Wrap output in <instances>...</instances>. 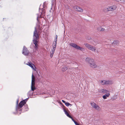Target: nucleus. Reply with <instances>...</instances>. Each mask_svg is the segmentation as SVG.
<instances>
[{
    "label": "nucleus",
    "instance_id": "9b49d317",
    "mask_svg": "<svg viewBox=\"0 0 125 125\" xmlns=\"http://www.w3.org/2000/svg\"><path fill=\"white\" fill-rule=\"evenodd\" d=\"M99 92L100 93L103 94L109 92V91L108 90L104 89H101L100 90Z\"/></svg>",
    "mask_w": 125,
    "mask_h": 125
},
{
    "label": "nucleus",
    "instance_id": "4468645a",
    "mask_svg": "<svg viewBox=\"0 0 125 125\" xmlns=\"http://www.w3.org/2000/svg\"><path fill=\"white\" fill-rule=\"evenodd\" d=\"M27 64L30 67H31L32 69L34 70H36L34 69L33 67V66H34V64H32L31 63L28 62V63Z\"/></svg>",
    "mask_w": 125,
    "mask_h": 125
},
{
    "label": "nucleus",
    "instance_id": "6e6552de",
    "mask_svg": "<svg viewBox=\"0 0 125 125\" xmlns=\"http://www.w3.org/2000/svg\"><path fill=\"white\" fill-rule=\"evenodd\" d=\"M74 9L76 11L82 12L83 11V10L81 8L77 6H75L73 7Z\"/></svg>",
    "mask_w": 125,
    "mask_h": 125
},
{
    "label": "nucleus",
    "instance_id": "f8f14e48",
    "mask_svg": "<svg viewBox=\"0 0 125 125\" xmlns=\"http://www.w3.org/2000/svg\"><path fill=\"white\" fill-rule=\"evenodd\" d=\"M90 66L91 67L94 68H95L96 67L97 65H96L94 62V61L91 62L90 64Z\"/></svg>",
    "mask_w": 125,
    "mask_h": 125
},
{
    "label": "nucleus",
    "instance_id": "f704fd0d",
    "mask_svg": "<svg viewBox=\"0 0 125 125\" xmlns=\"http://www.w3.org/2000/svg\"><path fill=\"white\" fill-rule=\"evenodd\" d=\"M18 100H17V105H18Z\"/></svg>",
    "mask_w": 125,
    "mask_h": 125
},
{
    "label": "nucleus",
    "instance_id": "2eb2a0df",
    "mask_svg": "<svg viewBox=\"0 0 125 125\" xmlns=\"http://www.w3.org/2000/svg\"><path fill=\"white\" fill-rule=\"evenodd\" d=\"M64 111L65 112V114L68 117H69L70 118H71V119H72V117L69 114L68 112L65 110L64 109Z\"/></svg>",
    "mask_w": 125,
    "mask_h": 125
},
{
    "label": "nucleus",
    "instance_id": "5701e85b",
    "mask_svg": "<svg viewBox=\"0 0 125 125\" xmlns=\"http://www.w3.org/2000/svg\"><path fill=\"white\" fill-rule=\"evenodd\" d=\"M103 10L104 12H108L109 11L108 7L107 8H105L103 9Z\"/></svg>",
    "mask_w": 125,
    "mask_h": 125
},
{
    "label": "nucleus",
    "instance_id": "c85d7f7f",
    "mask_svg": "<svg viewBox=\"0 0 125 125\" xmlns=\"http://www.w3.org/2000/svg\"><path fill=\"white\" fill-rule=\"evenodd\" d=\"M56 46V44L54 45V46L53 47V49H55V48Z\"/></svg>",
    "mask_w": 125,
    "mask_h": 125
},
{
    "label": "nucleus",
    "instance_id": "0eeeda50",
    "mask_svg": "<svg viewBox=\"0 0 125 125\" xmlns=\"http://www.w3.org/2000/svg\"><path fill=\"white\" fill-rule=\"evenodd\" d=\"M109 11H113L116 10L117 6L116 5H113L108 7Z\"/></svg>",
    "mask_w": 125,
    "mask_h": 125
},
{
    "label": "nucleus",
    "instance_id": "bb28decb",
    "mask_svg": "<svg viewBox=\"0 0 125 125\" xmlns=\"http://www.w3.org/2000/svg\"><path fill=\"white\" fill-rule=\"evenodd\" d=\"M35 81H31V85H34L35 84Z\"/></svg>",
    "mask_w": 125,
    "mask_h": 125
},
{
    "label": "nucleus",
    "instance_id": "c756f323",
    "mask_svg": "<svg viewBox=\"0 0 125 125\" xmlns=\"http://www.w3.org/2000/svg\"><path fill=\"white\" fill-rule=\"evenodd\" d=\"M55 38V41H57V35H56V37Z\"/></svg>",
    "mask_w": 125,
    "mask_h": 125
},
{
    "label": "nucleus",
    "instance_id": "c9c22d12",
    "mask_svg": "<svg viewBox=\"0 0 125 125\" xmlns=\"http://www.w3.org/2000/svg\"><path fill=\"white\" fill-rule=\"evenodd\" d=\"M46 3V2H44V5H44V4H45Z\"/></svg>",
    "mask_w": 125,
    "mask_h": 125
},
{
    "label": "nucleus",
    "instance_id": "aec40b11",
    "mask_svg": "<svg viewBox=\"0 0 125 125\" xmlns=\"http://www.w3.org/2000/svg\"><path fill=\"white\" fill-rule=\"evenodd\" d=\"M105 80H102L100 81V83L102 85L105 84Z\"/></svg>",
    "mask_w": 125,
    "mask_h": 125
},
{
    "label": "nucleus",
    "instance_id": "39448f33",
    "mask_svg": "<svg viewBox=\"0 0 125 125\" xmlns=\"http://www.w3.org/2000/svg\"><path fill=\"white\" fill-rule=\"evenodd\" d=\"M90 104L93 108L98 110L99 111L100 110V107L94 102H92L90 103Z\"/></svg>",
    "mask_w": 125,
    "mask_h": 125
},
{
    "label": "nucleus",
    "instance_id": "e433bc0d",
    "mask_svg": "<svg viewBox=\"0 0 125 125\" xmlns=\"http://www.w3.org/2000/svg\"><path fill=\"white\" fill-rule=\"evenodd\" d=\"M109 40L108 42H109V43H109L110 40Z\"/></svg>",
    "mask_w": 125,
    "mask_h": 125
},
{
    "label": "nucleus",
    "instance_id": "a878e982",
    "mask_svg": "<svg viewBox=\"0 0 125 125\" xmlns=\"http://www.w3.org/2000/svg\"><path fill=\"white\" fill-rule=\"evenodd\" d=\"M55 49L52 48V50L51 52H50L51 53H52V54H54V51H55Z\"/></svg>",
    "mask_w": 125,
    "mask_h": 125
},
{
    "label": "nucleus",
    "instance_id": "4c0bfd02",
    "mask_svg": "<svg viewBox=\"0 0 125 125\" xmlns=\"http://www.w3.org/2000/svg\"><path fill=\"white\" fill-rule=\"evenodd\" d=\"M41 77L42 78V76H41Z\"/></svg>",
    "mask_w": 125,
    "mask_h": 125
},
{
    "label": "nucleus",
    "instance_id": "72a5a7b5",
    "mask_svg": "<svg viewBox=\"0 0 125 125\" xmlns=\"http://www.w3.org/2000/svg\"><path fill=\"white\" fill-rule=\"evenodd\" d=\"M57 42L56 41H55V42L54 43V44L55 45V44H57Z\"/></svg>",
    "mask_w": 125,
    "mask_h": 125
},
{
    "label": "nucleus",
    "instance_id": "b1692460",
    "mask_svg": "<svg viewBox=\"0 0 125 125\" xmlns=\"http://www.w3.org/2000/svg\"><path fill=\"white\" fill-rule=\"evenodd\" d=\"M31 81H35V78L34 76L32 74V80Z\"/></svg>",
    "mask_w": 125,
    "mask_h": 125
},
{
    "label": "nucleus",
    "instance_id": "2f4dec72",
    "mask_svg": "<svg viewBox=\"0 0 125 125\" xmlns=\"http://www.w3.org/2000/svg\"><path fill=\"white\" fill-rule=\"evenodd\" d=\"M28 99V98H27V99L24 100H25V103H26V101H27Z\"/></svg>",
    "mask_w": 125,
    "mask_h": 125
},
{
    "label": "nucleus",
    "instance_id": "393cba45",
    "mask_svg": "<svg viewBox=\"0 0 125 125\" xmlns=\"http://www.w3.org/2000/svg\"><path fill=\"white\" fill-rule=\"evenodd\" d=\"M65 104V105L67 106H68L69 105H72V104H70V103H69L68 102H66V103Z\"/></svg>",
    "mask_w": 125,
    "mask_h": 125
},
{
    "label": "nucleus",
    "instance_id": "20e7f679",
    "mask_svg": "<svg viewBox=\"0 0 125 125\" xmlns=\"http://www.w3.org/2000/svg\"><path fill=\"white\" fill-rule=\"evenodd\" d=\"M25 100L22 101L20 102L19 105H16V110H17L19 108L22 107L25 104Z\"/></svg>",
    "mask_w": 125,
    "mask_h": 125
},
{
    "label": "nucleus",
    "instance_id": "4be33fe9",
    "mask_svg": "<svg viewBox=\"0 0 125 125\" xmlns=\"http://www.w3.org/2000/svg\"><path fill=\"white\" fill-rule=\"evenodd\" d=\"M67 67L64 66L62 69V71L64 72L67 70Z\"/></svg>",
    "mask_w": 125,
    "mask_h": 125
},
{
    "label": "nucleus",
    "instance_id": "cd10ccee",
    "mask_svg": "<svg viewBox=\"0 0 125 125\" xmlns=\"http://www.w3.org/2000/svg\"><path fill=\"white\" fill-rule=\"evenodd\" d=\"M53 54L52 53H50V56L51 58H52L53 56Z\"/></svg>",
    "mask_w": 125,
    "mask_h": 125
},
{
    "label": "nucleus",
    "instance_id": "412c9836",
    "mask_svg": "<svg viewBox=\"0 0 125 125\" xmlns=\"http://www.w3.org/2000/svg\"><path fill=\"white\" fill-rule=\"evenodd\" d=\"M118 41H114L113 42H111V44H118Z\"/></svg>",
    "mask_w": 125,
    "mask_h": 125
},
{
    "label": "nucleus",
    "instance_id": "1a4fd4ad",
    "mask_svg": "<svg viewBox=\"0 0 125 125\" xmlns=\"http://www.w3.org/2000/svg\"><path fill=\"white\" fill-rule=\"evenodd\" d=\"M31 90L28 93V94L30 95H33V93L32 91H33L35 89V86H34V85H31Z\"/></svg>",
    "mask_w": 125,
    "mask_h": 125
},
{
    "label": "nucleus",
    "instance_id": "dca6fc26",
    "mask_svg": "<svg viewBox=\"0 0 125 125\" xmlns=\"http://www.w3.org/2000/svg\"><path fill=\"white\" fill-rule=\"evenodd\" d=\"M110 94L109 93L103 95V97L104 99H105L107 98V97H108L109 96Z\"/></svg>",
    "mask_w": 125,
    "mask_h": 125
},
{
    "label": "nucleus",
    "instance_id": "a211bd4d",
    "mask_svg": "<svg viewBox=\"0 0 125 125\" xmlns=\"http://www.w3.org/2000/svg\"><path fill=\"white\" fill-rule=\"evenodd\" d=\"M97 30L99 31H103L105 30V29L104 28H102V27H100L98 28Z\"/></svg>",
    "mask_w": 125,
    "mask_h": 125
},
{
    "label": "nucleus",
    "instance_id": "9d476101",
    "mask_svg": "<svg viewBox=\"0 0 125 125\" xmlns=\"http://www.w3.org/2000/svg\"><path fill=\"white\" fill-rule=\"evenodd\" d=\"M42 12H41V15L40 16H39V15H38L37 17V19L38 21V18L42 17L43 16H44L45 15L44 12L43 10V8L42 9Z\"/></svg>",
    "mask_w": 125,
    "mask_h": 125
},
{
    "label": "nucleus",
    "instance_id": "473e14b6",
    "mask_svg": "<svg viewBox=\"0 0 125 125\" xmlns=\"http://www.w3.org/2000/svg\"><path fill=\"white\" fill-rule=\"evenodd\" d=\"M62 102L64 103H65H65H66V102L65 101H64V100H62Z\"/></svg>",
    "mask_w": 125,
    "mask_h": 125
},
{
    "label": "nucleus",
    "instance_id": "f3484780",
    "mask_svg": "<svg viewBox=\"0 0 125 125\" xmlns=\"http://www.w3.org/2000/svg\"><path fill=\"white\" fill-rule=\"evenodd\" d=\"M105 84H111L113 83L112 81L110 80L105 81Z\"/></svg>",
    "mask_w": 125,
    "mask_h": 125
},
{
    "label": "nucleus",
    "instance_id": "f03ea898",
    "mask_svg": "<svg viewBox=\"0 0 125 125\" xmlns=\"http://www.w3.org/2000/svg\"><path fill=\"white\" fill-rule=\"evenodd\" d=\"M84 44L86 47L89 50H91L94 52H95V51L96 48L95 47L90 45L88 43H84Z\"/></svg>",
    "mask_w": 125,
    "mask_h": 125
},
{
    "label": "nucleus",
    "instance_id": "7ed1b4c3",
    "mask_svg": "<svg viewBox=\"0 0 125 125\" xmlns=\"http://www.w3.org/2000/svg\"><path fill=\"white\" fill-rule=\"evenodd\" d=\"M70 45L76 49L78 50H79L81 51H82L84 50V49L79 46L77 45L76 44L73 43H71L70 44Z\"/></svg>",
    "mask_w": 125,
    "mask_h": 125
},
{
    "label": "nucleus",
    "instance_id": "ddd939ff",
    "mask_svg": "<svg viewBox=\"0 0 125 125\" xmlns=\"http://www.w3.org/2000/svg\"><path fill=\"white\" fill-rule=\"evenodd\" d=\"M85 60L87 62L89 63L90 64L91 62L94 61L93 60L88 57L86 58Z\"/></svg>",
    "mask_w": 125,
    "mask_h": 125
},
{
    "label": "nucleus",
    "instance_id": "7c9ffc66",
    "mask_svg": "<svg viewBox=\"0 0 125 125\" xmlns=\"http://www.w3.org/2000/svg\"><path fill=\"white\" fill-rule=\"evenodd\" d=\"M86 39H87L88 40H90L91 39V38L90 37H89L86 38Z\"/></svg>",
    "mask_w": 125,
    "mask_h": 125
},
{
    "label": "nucleus",
    "instance_id": "423d86ee",
    "mask_svg": "<svg viewBox=\"0 0 125 125\" xmlns=\"http://www.w3.org/2000/svg\"><path fill=\"white\" fill-rule=\"evenodd\" d=\"M29 53V51L25 46H24L22 53L25 55H28Z\"/></svg>",
    "mask_w": 125,
    "mask_h": 125
},
{
    "label": "nucleus",
    "instance_id": "f257e3e1",
    "mask_svg": "<svg viewBox=\"0 0 125 125\" xmlns=\"http://www.w3.org/2000/svg\"><path fill=\"white\" fill-rule=\"evenodd\" d=\"M39 36L36 30V27H35V31L34 32L33 41L35 45V48L36 50H37L38 47V45L37 44L38 42L37 41V40L39 38Z\"/></svg>",
    "mask_w": 125,
    "mask_h": 125
},
{
    "label": "nucleus",
    "instance_id": "6ab92c4d",
    "mask_svg": "<svg viewBox=\"0 0 125 125\" xmlns=\"http://www.w3.org/2000/svg\"><path fill=\"white\" fill-rule=\"evenodd\" d=\"M24 108V111H27L28 110L29 108L28 107V106L27 104H25L24 105V107L23 108Z\"/></svg>",
    "mask_w": 125,
    "mask_h": 125
}]
</instances>
